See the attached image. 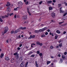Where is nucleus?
I'll return each instance as SVG.
<instances>
[{
	"label": "nucleus",
	"instance_id": "obj_1",
	"mask_svg": "<svg viewBox=\"0 0 67 67\" xmlns=\"http://www.w3.org/2000/svg\"><path fill=\"white\" fill-rule=\"evenodd\" d=\"M9 30L8 29V27L7 26L5 27L4 29V31L3 32V33L5 34V33H6L7 31H8V30Z\"/></svg>",
	"mask_w": 67,
	"mask_h": 67
},
{
	"label": "nucleus",
	"instance_id": "obj_2",
	"mask_svg": "<svg viewBox=\"0 0 67 67\" xmlns=\"http://www.w3.org/2000/svg\"><path fill=\"white\" fill-rule=\"evenodd\" d=\"M26 27H21L20 28L18 29V30L19 31V32H20V31H21V30H25L26 29Z\"/></svg>",
	"mask_w": 67,
	"mask_h": 67
},
{
	"label": "nucleus",
	"instance_id": "obj_3",
	"mask_svg": "<svg viewBox=\"0 0 67 67\" xmlns=\"http://www.w3.org/2000/svg\"><path fill=\"white\" fill-rule=\"evenodd\" d=\"M35 35H31L30 36V37L28 38V40H30L31 39V38H35Z\"/></svg>",
	"mask_w": 67,
	"mask_h": 67
},
{
	"label": "nucleus",
	"instance_id": "obj_4",
	"mask_svg": "<svg viewBox=\"0 0 67 67\" xmlns=\"http://www.w3.org/2000/svg\"><path fill=\"white\" fill-rule=\"evenodd\" d=\"M27 19V15H25L23 16V20H25Z\"/></svg>",
	"mask_w": 67,
	"mask_h": 67
},
{
	"label": "nucleus",
	"instance_id": "obj_5",
	"mask_svg": "<svg viewBox=\"0 0 67 67\" xmlns=\"http://www.w3.org/2000/svg\"><path fill=\"white\" fill-rule=\"evenodd\" d=\"M47 29V27H45L44 28L40 30H39V31L40 32H42V31H44V30H46Z\"/></svg>",
	"mask_w": 67,
	"mask_h": 67
},
{
	"label": "nucleus",
	"instance_id": "obj_6",
	"mask_svg": "<svg viewBox=\"0 0 67 67\" xmlns=\"http://www.w3.org/2000/svg\"><path fill=\"white\" fill-rule=\"evenodd\" d=\"M7 11L8 12H10V7H7Z\"/></svg>",
	"mask_w": 67,
	"mask_h": 67
},
{
	"label": "nucleus",
	"instance_id": "obj_7",
	"mask_svg": "<svg viewBox=\"0 0 67 67\" xmlns=\"http://www.w3.org/2000/svg\"><path fill=\"white\" fill-rule=\"evenodd\" d=\"M23 5V3H22L21 2H19L18 3V5L19 6H21V5Z\"/></svg>",
	"mask_w": 67,
	"mask_h": 67
},
{
	"label": "nucleus",
	"instance_id": "obj_8",
	"mask_svg": "<svg viewBox=\"0 0 67 67\" xmlns=\"http://www.w3.org/2000/svg\"><path fill=\"white\" fill-rule=\"evenodd\" d=\"M51 16H52L53 18H55V13H52L51 14Z\"/></svg>",
	"mask_w": 67,
	"mask_h": 67
},
{
	"label": "nucleus",
	"instance_id": "obj_9",
	"mask_svg": "<svg viewBox=\"0 0 67 67\" xmlns=\"http://www.w3.org/2000/svg\"><path fill=\"white\" fill-rule=\"evenodd\" d=\"M19 54H17V55L16 56V59H18L19 58Z\"/></svg>",
	"mask_w": 67,
	"mask_h": 67
},
{
	"label": "nucleus",
	"instance_id": "obj_10",
	"mask_svg": "<svg viewBox=\"0 0 67 67\" xmlns=\"http://www.w3.org/2000/svg\"><path fill=\"white\" fill-rule=\"evenodd\" d=\"M7 4L6 5L7 7H9V6H10V5H11V4H10V3L9 2H7Z\"/></svg>",
	"mask_w": 67,
	"mask_h": 67
},
{
	"label": "nucleus",
	"instance_id": "obj_11",
	"mask_svg": "<svg viewBox=\"0 0 67 67\" xmlns=\"http://www.w3.org/2000/svg\"><path fill=\"white\" fill-rule=\"evenodd\" d=\"M18 32H19L18 29H17L14 31V34H16V33H18Z\"/></svg>",
	"mask_w": 67,
	"mask_h": 67
},
{
	"label": "nucleus",
	"instance_id": "obj_12",
	"mask_svg": "<svg viewBox=\"0 0 67 67\" xmlns=\"http://www.w3.org/2000/svg\"><path fill=\"white\" fill-rule=\"evenodd\" d=\"M62 7H61L60 9V11L61 13H63V12H64V11L62 10Z\"/></svg>",
	"mask_w": 67,
	"mask_h": 67
},
{
	"label": "nucleus",
	"instance_id": "obj_13",
	"mask_svg": "<svg viewBox=\"0 0 67 67\" xmlns=\"http://www.w3.org/2000/svg\"><path fill=\"white\" fill-rule=\"evenodd\" d=\"M62 58L63 60H65V57L64 55H62Z\"/></svg>",
	"mask_w": 67,
	"mask_h": 67
},
{
	"label": "nucleus",
	"instance_id": "obj_14",
	"mask_svg": "<svg viewBox=\"0 0 67 67\" xmlns=\"http://www.w3.org/2000/svg\"><path fill=\"white\" fill-rule=\"evenodd\" d=\"M56 32L57 33H58V34H60V31L58 30H57L56 31Z\"/></svg>",
	"mask_w": 67,
	"mask_h": 67
},
{
	"label": "nucleus",
	"instance_id": "obj_15",
	"mask_svg": "<svg viewBox=\"0 0 67 67\" xmlns=\"http://www.w3.org/2000/svg\"><path fill=\"white\" fill-rule=\"evenodd\" d=\"M52 1H48L47 2V3L48 4H49L51 3H52Z\"/></svg>",
	"mask_w": 67,
	"mask_h": 67
},
{
	"label": "nucleus",
	"instance_id": "obj_16",
	"mask_svg": "<svg viewBox=\"0 0 67 67\" xmlns=\"http://www.w3.org/2000/svg\"><path fill=\"white\" fill-rule=\"evenodd\" d=\"M5 59L6 60H9V58L7 57H5Z\"/></svg>",
	"mask_w": 67,
	"mask_h": 67
},
{
	"label": "nucleus",
	"instance_id": "obj_17",
	"mask_svg": "<svg viewBox=\"0 0 67 67\" xmlns=\"http://www.w3.org/2000/svg\"><path fill=\"white\" fill-rule=\"evenodd\" d=\"M24 66V65H23V63H21L20 65V67H23Z\"/></svg>",
	"mask_w": 67,
	"mask_h": 67
},
{
	"label": "nucleus",
	"instance_id": "obj_18",
	"mask_svg": "<svg viewBox=\"0 0 67 67\" xmlns=\"http://www.w3.org/2000/svg\"><path fill=\"white\" fill-rule=\"evenodd\" d=\"M3 56H4V54H3V53H1V58H2V57H3Z\"/></svg>",
	"mask_w": 67,
	"mask_h": 67
},
{
	"label": "nucleus",
	"instance_id": "obj_19",
	"mask_svg": "<svg viewBox=\"0 0 67 67\" xmlns=\"http://www.w3.org/2000/svg\"><path fill=\"white\" fill-rule=\"evenodd\" d=\"M32 53H33V52H32L31 51H30L29 53H28V55H31V54H32Z\"/></svg>",
	"mask_w": 67,
	"mask_h": 67
},
{
	"label": "nucleus",
	"instance_id": "obj_20",
	"mask_svg": "<svg viewBox=\"0 0 67 67\" xmlns=\"http://www.w3.org/2000/svg\"><path fill=\"white\" fill-rule=\"evenodd\" d=\"M18 7H17L16 8H15L14 9V11H16L17 10H18Z\"/></svg>",
	"mask_w": 67,
	"mask_h": 67
},
{
	"label": "nucleus",
	"instance_id": "obj_21",
	"mask_svg": "<svg viewBox=\"0 0 67 67\" xmlns=\"http://www.w3.org/2000/svg\"><path fill=\"white\" fill-rule=\"evenodd\" d=\"M45 35L44 34H42L41 35V37H45Z\"/></svg>",
	"mask_w": 67,
	"mask_h": 67
},
{
	"label": "nucleus",
	"instance_id": "obj_22",
	"mask_svg": "<svg viewBox=\"0 0 67 67\" xmlns=\"http://www.w3.org/2000/svg\"><path fill=\"white\" fill-rule=\"evenodd\" d=\"M14 59H12L11 60V62L12 63H14Z\"/></svg>",
	"mask_w": 67,
	"mask_h": 67
},
{
	"label": "nucleus",
	"instance_id": "obj_23",
	"mask_svg": "<svg viewBox=\"0 0 67 67\" xmlns=\"http://www.w3.org/2000/svg\"><path fill=\"white\" fill-rule=\"evenodd\" d=\"M49 10H52L53 9V8L51 7H49Z\"/></svg>",
	"mask_w": 67,
	"mask_h": 67
},
{
	"label": "nucleus",
	"instance_id": "obj_24",
	"mask_svg": "<svg viewBox=\"0 0 67 67\" xmlns=\"http://www.w3.org/2000/svg\"><path fill=\"white\" fill-rule=\"evenodd\" d=\"M29 9H30V7H27V12H29Z\"/></svg>",
	"mask_w": 67,
	"mask_h": 67
},
{
	"label": "nucleus",
	"instance_id": "obj_25",
	"mask_svg": "<svg viewBox=\"0 0 67 67\" xmlns=\"http://www.w3.org/2000/svg\"><path fill=\"white\" fill-rule=\"evenodd\" d=\"M23 59L22 58V57H20L19 58V60H22Z\"/></svg>",
	"mask_w": 67,
	"mask_h": 67
},
{
	"label": "nucleus",
	"instance_id": "obj_26",
	"mask_svg": "<svg viewBox=\"0 0 67 67\" xmlns=\"http://www.w3.org/2000/svg\"><path fill=\"white\" fill-rule=\"evenodd\" d=\"M28 3H29V2L28 1L26 2H25V4L26 5H27Z\"/></svg>",
	"mask_w": 67,
	"mask_h": 67
},
{
	"label": "nucleus",
	"instance_id": "obj_27",
	"mask_svg": "<svg viewBox=\"0 0 67 67\" xmlns=\"http://www.w3.org/2000/svg\"><path fill=\"white\" fill-rule=\"evenodd\" d=\"M67 14V13L66 12L63 15V16H65V15H66Z\"/></svg>",
	"mask_w": 67,
	"mask_h": 67
},
{
	"label": "nucleus",
	"instance_id": "obj_28",
	"mask_svg": "<svg viewBox=\"0 0 67 67\" xmlns=\"http://www.w3.org/2000/svg\"><path fill=\"white\" fill-rule=\"evenodd\" d=\"M64 4H65V5L66 6H67V3H66V2H64Z\"/></svg>",
	"mask_w": 67,
	"mask_h": 67
},
{
	"label": "nucleus",
	"instance_id": "obj_29",
	"mask_svg": "<svg viewBox=\"0 0 67 67\" xmlns=\"http://www.w3.org/2000/svg\"><path fill=\"white\" fill-rule=\"evenodd\" d=\"M60 63H62L63 59H60Z\"/></svg>",
	"mask_w": 67,
	"mask_h": 67
},
{
	"label": "nucleus",
	"instance_id": "obj_30",
	"mask_svg": "<svg viewBox=\"0 0 67 67\" xmlns=\"http://www.w3.org/2000/svg\"><path fill=\"white\" fill-rule=\"evenodd\" d=\"M30 57H35V55L33 54L32 55H31Z\"/></svg>",
	"mask_w": 67,
	"mask_h": 67
},
{
	"label": "nucleus",
	"instance_id": "obj_31",
	"mask_svg": "<svg viewBox=\"0 0 67 67\" xmlns=\"http://www.w3.org/2000/svg\"><path fill=\"white\" fill-rule=\"evenodd\" d=\"M28 13L29 15H31V13L30 12V11L27 12Z\"/></svg>",
	"mask_w": 67,
	"mask_h": 67
},
{
	"label": "nucleus",
	"instance_id": "obj_32",
	"mask_svg": "<svg viewBox=\"0 0 67 67\" xmlns=\"http://www.w3.org/2000/svg\"><path fill=\"white\" fill-rule=\"evenodd\" d=\"M49 63H51V62L50 61H47V64L48 65V64H49Z\"/></svg>",
	"mask_w": 67,
	"mask_h": 67
},
{
	"label": "nucleus",
	"instance_id": "obj_33",
	"mask_svg": "<svg viewBox=\"0 0 67 67\" xmlns=\"http://www.w3.org/2000/svg\"><path fill=\"white\" fill-rule=\"evenodd\" d=\"M13 15V13H12L11 14H9V15L10 16H11V15Z\"/></svg>",
	"mask_w": 67,
	"mask_h": 67
},
{
	"label": "nucleus",
	"instance_id": "obj_34",
	"mask_svg": "<svg viewBox=\"0 0 67 67\" xmlns=\"http://www.w3.org/2000/svg\"><path fill=\"white\" fill-rule=\"evenodd\" d=\"M14 33V31H11V34H13Z\"/></svg>",
	"mask_w": 67,
	"mask_h": 67
},
{
	"label": "nucleus",
	"instance_id": "obj_35",
	"mask_svg": "<svg viewBox=\"0 0 67 67\" xmlns=\"http://www.w3.org/2000/svg\"><path fill=\"white\" fill-rule=\"evenodd\" d=\"M57 37H58V36H55V40L57 39Z\"/></svg>",
	"mask_w": 67,
	"mask_h": 67
},
{
	"label": "nucleus",
	"instance_id": "obj_36",
	"mask_svg": "<svg viewBox=\"0 0 67 67\" xmlns=\"http://www.w3.org/2000/svg\"><path fill=\"white\" fill-rule=\"evenodd\" d=\"M18 55V54L17 53H14V55H15L16 56V55Z\"/></svg>",
	"mask_w": 67,
	"mask_h": 67
},
{
	"label": "nucleus",
	"instance_id": "obj_37",
	"mask_svg": "<svg viewBox=\"0 0 67 67\" xmlns=\"http://www.w3.org/2000/svg\"><path fill=\"white\" fill-rule=\"evenodd\" d=\"M40 42H36V44L37 45H39L40 44Z\"/></svg>",
	"mask_w": 67,
	"mask_h": 67
},
{
	"label": "nucleus",
	"instance_id": "obj_38",
	"mask_svg": "<svg viewBox=\"0 0 67 67\" xmlns=\"http://www.w3.org/2000/svg\"><path fill=\"white\" fill-rule=\"evenodd\" d=\"M62 43H61L59 45V46L60 47L61 46H62Z\"/></svg>",
	"mask_w": 67,
	"mask_h": 67
},
{
	"label": "nucleus",
	"instance_id": "obj_39",
	"mask_svg": "<svg viewBox=\"0 0 67 67\" xmlns=\"http://www.w3.org/2000/svg\"><path fill=\"white\" fill-rule=\"evenodd\" d=\"M60 6H61V4H58V8H59V7H60Z\"/></svg>",
	"mask_w": 67,
	"mask_h": 67
},
{
	"label": "nucleus",
	"instance_id": "obj_40",
	"mask_svg": "<svg viewBox=\"0 0 67 67\" xmlns=\"http://www.w3.org/2000/svg\"><path fill=\"white\" fill-rule=\"evenodd\" d=\"M50 48L51 49H53V48H54V47H53L52 46H51L50 47Z\"/></svg>",
	"mask_w": 67,
	"mask_h": 67
},
{
	"label": "nucleus",
	"instance_id": "obj_41",
	"mask_svg": "<svg viewBox=\"0 0 67 67\" xmlns=\"http://www.w3.org/2000/svg\"><path fill=\"white\" fill-rule=\"evenodd\" d=\"M42 53H40L39 54V55L40 56H42Z\"/></svg>",
	"mask_w": 67,
	"mask_h": 67
},
{
	"label": "nucleus",
	"instance_id": "obj_42",
	"mask_svg": "<svg viewBox=\"0 0 67 67\" xmlns=\"http://www.w3.org/2000/svg\"><path fill=\"white\" fill-rule=\"evenodd\" d=\"M1 17L2 19H4L5 18V17L4 16H1Z\"/></svg>",
	"mask_w": 67,
	"mask_h": 67
},
{
	"label": "nucleus",
	"instance_id": "obj_43",
	"mask_svg": "<svg viewBox=\"0 0 67 67\" xmlns=\"http://www.w3.org/2000/svg\"><path fill=\"white\" fill-rule=\"evenodd\" d=\"M39 45H40V46H42V45H43V44H42V43H40Z\"/></svg>",
	"mask_w": 67,
	"mask_h": 67
},
{
	"label": "nucleus",
	"instance_id": "obj_44",
	"mask_svg": "<svg viewBox=\"0 0 67 67\" xmlns=\"http://www.w3.org/2000/svg\"><path fill=\"white\" fill-rule=\"evenodd\" d=\"M0 21H1V22H3V20H2V19H1L0 18Z\"/></svg>",
	"mask_w": 67,
	"mask_h": 67
},
{
	"label": "nucleus",
	"instance_id": "obj_45",
	"mask_svg": "<svg viewBox=\"0 0 67 67\" xmlns=\"http://www.w3.org/2000/svg\"><path fill=\"white\" fill-rule=\"evenodd\" d=\"M37 54H40V51H38L37 52Z\"/></svg>",
	"mask_w": 67,
	"mask_h": 67
},
{
	"label": "nucleus",
	"instance_id": "obj_46",
	"mask_svg": "<svg viewBox=\"0 0 67 67\" xmlns=\"http://www.w3.org/2000/svg\"><path fill=\"white\" fill-rule=\"evenodd\" d=\"M4 16H5V18H8V16L7 15H5Z\"/></svg>",
	"mask_w": 67,
	"mask_h": 67
},
{
	"label": "nucleus",
	"instance_id": "obj_47",
	"mask_svg": "<svg viewBox=\"0 0 67 67\" xmlns=\"http://www.w3.org/2000/svg\"><path fill=\"white\" fill-rule=\"evenodd\" d=\"M35 33H38V30H36L35 31Z\"/></svg>",
	"mask_w": 67,
	"mask_h": 67
},
{
	"label": "nucleus",
	"instance_id": "obj_48",
	"mask_svg": "<svg viewBox=\"0 0 67 67\" xmlns=\"http://www.w3.org/2000/svg\"><path fill=\"white\" fill-rule=\"evenodd\" d=\"M64 21L63 22H60L59 23V24H62V23H64Z\"/></svg>",
	"mask_w": 67,
	"mask_h": 67
},
{
	"label": "nucleus",
	"instance_id": "obj_49",
	"mask_svg": "<svg viewBox=\"0 0 67 67\" xmlns=\"http://www.w3.org/2000/svg\"><path fill=\"white\" fill-rule=\"evenodd\" d=\"M64 54L65 55H66L67 54V52H65L64 53Z\"/></svg>",
	"mask_w": 67,
	"mask_h": 67
},
{
	"label": "nucleus",
	"instance_id": "obj_50",
	"mask_svg": "<svg viewBox=\"0 0 67 67\" xmlns=\"http://www.w3.org/2000/svg\"><path fill=\"white\" fill-rule=\"evenodd\" d=\"M42 1H41V2H39V4H42Z\"/></svg>",
	"mask_w": 67,
	"mask_h": 67
},
{
	"label": "nucleus",
	"instance_id": "obj_51",
	"mask_svg": "<svg viewBox=\"0 0 67 67\" xmlns=\"http://www.w3.org/2000/svg\"><path fill=\"white\" fill-rule=\"evenodd\" d=\"M48 34V32H46V33H45V35H47Z\"/></svg>",
	"mask_w": 67,
	"mask_h": 67
},
{
	"label": "nucleus",
	"instance_id": "obj_52",
	"mask_svg": "<svg viewBox=\"0 0 67 67\" xmlns=\"http://www.w3.org/2000/svg\"><path fill=\"white\" fill-rule=\"evenodd\" d=\"M36 67H38V65L37 64H36Z\"/></svg>",
	"mask_w": 67,
	"mask_h": 67
},
{
	"label": "nucleus",
	"instance_id": "obj_53",
	"mask_svg": "<svg viewBox=\"0 0 67 67\" xmlns=\"http://www.w3.org/2000/svg\"><path fill=\"white\" fill-rule=\"evenodd\" d=\"M14 17L15 18H16V15L15 14L14 16Z\"/></svg>",
	"mask_w": 67,
	"mask_h": 67
},
{
	"label": "nucleus",
	"instance_id": "obj_54",
	"mask_svg": "<svg viewBox=\"0 0 67 67\" xmlns=\"http://www.w3.org/2000/svg\"><path fill=\"white\" fill-rule=\"evenodd\" d=\"M66 31H64L63 32V34H66Z\"/></svg>",
	"mask_w": 67,
	"mask_h": 67
},
{
	"label": "nucleus",
	"instance_id": "obj_55",
	"mask_svg": "<svg viewBox=\"0 0 67 67\" xmlns=\"http://www.w3.org/2000/svg\"><path fill=\"white\" fill-rule=\"evenodd\" d=\"M67 25V23L63 25V26H65Z\"/></svg>",
	"mask_w": 67,
	"mask_h": 67
},
{
	"label": "nucleus",
	"instance_id": "obj_56",
	"mask_svg": "<svg viewBox=\"0 0 67 67\" xmlns=\"http://www.w3.org/2000/svg\"><path fill=\"white\" fill-rule=\"evenodd\" d=\"M57 56H58V57H60V55L59 54H58L57 55Z\"/></svg>",
	"mask_w": 67,
	"mask_h": 67
},
{
	"label": "nucleus",
	"instance_id": "obj_57",
	"mask_svg": "<svg viewBox=\"0 0 67 67\" xmlns=\"http://www.w3.org/2000/svg\"><path fill=\"white\" fill-rule=\"evenodd\" d=\"M22 46V44H20L19 45V47H21Z\"/></svg>",
	"mask_w": 67,
	"mask_h": 67
},
{
	"label": "nucleus",
	"instance_id": "obj_58",
	"mask_svg": "<svg viewBox=\"0 0 67 67\" xmlns=\"http://www.w3.org/2000/svg\"><path fill=\"white\" fill-rule=\"evenodd\" d=\"M56 2V1L55 0H53V2Z\"/></svg>",
	"mask_w": 67,
	"mask_h": 67
},
{
	"label": "nucleus",
	"instance_id": "obj_59",
	"mask_svg": "<svg viewBox=\"0 0 67 67\" xmlns=\"http://www.w3.org/2000/svg\"><path fill=\"white\" fill-rule=\"evenodd\" d=\"M17 49L18 50H20V47H18Z\"/></svg>",
	"mask_w": 67,
	"mask_h": 67
},
{
	"label": "nucleus",
	"instance_id": "obj_60",
	"mask_svg": "<svg viewBox=\"0 0 67 67\" xmlns=\"http://www.w3.org/2000/svg\"><path fill=\"white\" fill-rule=\"evenodd\" d=\"M61 42H62V40H60V41H59V43H60Z\"/></svg>",
	"mask_w": 67,
	"mask_h": 67
},
{
	"label": "nucleus",
	"instance_id": "obj_61",
	"mask_svg": "<svg viewBox=\"0 0 67 67\" xmlns=\"http://www.w3.org/2000/svg\"><path fill=\"white\" fill-rule=\"evenodd\" d=\"M24 2H26L27 0H24Z\"/></svg>",
	"mask_w": 67,
	"mask_h": 67
},
{
	"label": "nucleus",
	"instance_id": "obj_62",
	"mask_svg": "<svg viewBox=\"0 0 67 67\" xmlns=\"http://www.w3.org/2000/svg\"><path fill=\"white\" fill-rule=\"evenodd\" d=\"M51 58H54V57L51 56Z\"/></svg>",
	"mask_w": 67,
	"mask_h": 67
},
{
	"label": "nucleus",
	"instance_id": "obj_63",
	"mask_svg": "<svg viewBox=\"0 0 67 67\" xmlns=\"http://www.w3.org/2000/svg\"><path fill=\"white\" fill-rule=\"evenodd\" d=\"M50 31V30H49V29H48L47 30V32H49Z\"/></svg>",
	"mask_w": 67,
	"mask_h": 67
},
{
	"label": "nucleus",
	"instance_id": "obj_64",
	"mask_svg": "<svg viewBox=\"0 0 67 67\" xmlns=\"http://www.w3.org/2000/svg\"><path fill=\"white\" fill-rule=\"evenodd\" d=\"M18 38H20V36H18Z\"/></svg>",
	"mask_w": 67,
	"mask_h": 67
}]
</instances>
